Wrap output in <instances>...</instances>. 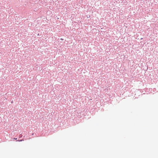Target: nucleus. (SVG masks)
I'll use <instances>...</instances> for the list:
<instances>
[{"instance_id":"1","label":"nucleus","mask_w":158,"mask_h":158,"mask_svg":"<svg viewBox=\"0 0 158 158\" xmlns=\"http://www.w3.org/2000/svg\"><path fill=\"white\" fill-rule=\"evenodd\" d=\"M22 141V140H17V141Z\"/></svg>"},{"instance_id":"2","label":"nucleus","mask_w":158,"mask_h":158,"mask_svg":"<svg viewBox=\"0 0 158 158\" xmlns=\"http://www.w3.org/2000/svg\"><path fill=\"white\" fill-rule=\"evenodd\" d=\"M61 40H63V39H61Z\"/></svg>"},{"instance_id":"3","label":"nucleus","mask_w":158,"mask_h":158,"mask_svg":"<svg viewBox=\"0 0 158 158\" xmlns=\"http://www.w3.org/2000/svg\"><path fill=\"white\" fill-rule=\"evenodd\" d=\"M14 139H16H16H15V138H14Z\"/></svg>"}]
</instances>
